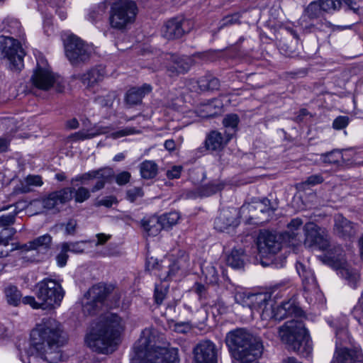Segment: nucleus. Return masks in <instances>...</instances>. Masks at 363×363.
Here are the masks:
<instances>
[{
  "instance_id": "f257e3e1",
  "label": "nucleus",
  "mask_w": 363,
  "mask_h": 363,
  "mask_svg": "<svg viewBox=\"0 0 363 363\" xmlns=\"http://www.w3.org/2000/svg\"><path fill=\"white\" fill-rule=\"evenodd\" d=\"M30 338L27 363H57L61 359L60 347L65 340L58 321L43 320L32 330Z\"/></svg>"
},
{
  "instance_id": "f03ea898",
  "label": "nucleus",
  "mask_w": 363,
  "mask_h": 363,
  "mask_svg": "<svg viewBox=\"0 0 363 363\" xmlns=\"http://www.w3.org/2000/svg\"><path fill=\"white\" fill-rule=\"evenodd\" d=\"M273 298L272 294L268 293L238 291L235 294V301L238 303L249 308L252 316L258 315L263 320H281L289 316L297 318L303 315L295 298L278 302V294H274Z\"/></svg>"
},
{
  "instance_id": "7ed1b4c3",
  "label": "nucleus",
  "mask_w": 363,
  "mask_h": 363,
  "mask_svg": "<svg viewBox=\"0 0 363 363\" xmlns=\"http://www.w3.org/2000/svg\"><path fill=\"white\" fill-rule=\"evenodd\" d=\"M306 247L318 249L325 252V259L346 279L351 287L355 288L359 279L357 270L352 269L345 261V255L339 246H331L325 230L315 223L308 222L303 226Z\"/></svg>"
},
{
  "instance_id": "20e7f679",
  "label": "nucleus",
  "mask_w": 363,
  "mask_h": 363,
  "mask_svg": "<svg viewBox=\"0 0 363 363\" xmlns=\"http://www.w3.org/2000/svg\"><path fill=\"white\" fill-rule=\"evenodd\" d=\"M125 324V320L117 314L106 315L86 335L85 341L87 346L98 352H112L120 340Z\"/></svg>"
},
{
  "instance_id": "39448f33",
  "label": "nucleus",
  "mask_w": 363,
  "mask_h": 363,
  "mask_svg": "<svg viewBox=\"0 0 363 363\" xmlns=\"http://www.w3.org/2000/svg\"><path fill=\"white\" fill-rule=\"evenodd\" d=\"M156 331L145 328L134 345L131 363H179L178 350L156 345Z\"/></svg>"
},
{
  "instance_id": "423d86ee",
  "label": "nucleus",
  "mask_w": 363,
  "mask_h": 363,
  "mask_svg": "<svg viewBox=\"0 0 363 363\" xmlns=\"http://www.w3.org/2000/svg\"><path fill=\"white\" fill-rule=\"evenodd\" d=\"M225 343L233 353V363H258L264 351L260 337L244 328L228 333Z\"/></svg>"
},
{
  "instance_id": "0eeeda50",
  "label": "nucleus",
  "mask_w": 363,
  "mask_h": 363,
  "mask_svg": "<svg viewBox=\"0 0 363 363\" xmlns=\"http://www.w3.org/2000/svg\"><path fill=\"white\" fill-rule=\"evenodd\" d=\"M189 268V257L184 250H179L176 255H171L160 262L152 257L147 258L146 261V269L152 272L162 281L182 276Z\"/></svg>"
},
{
  "instance_id": "6e6552de",
  "label": "nucleus",
  "mask_w": 363,
  "mask_h": 363,
  "mask_svg": "<svg viewBox=\"0 0 363 363\" xmlns=\"http://www.w3.org/2000/svg\"><path fill=\"white\" fill-rule=\"evenodd\" d=\"M281 341L288 347L302 356L311 354L312 342L302 321L293 319L286 322L278 330Z\"/></svg>"
},
{
  "instance_id": "1a4fd4ad",
  "label": "nucleus",
  "mask_w": 363,
  "mask_h": 363,
  "mask_svg": "<svg viewBox=\"0 0 363 363\" xmlns=\"http://www.w3.org/2000/svg\"><path fill=\"white\" fill-rule=\"evenodd\" d=\"M24 43V40L13 36H0L1 58L11 70L18 71L23 67V57L26 55L23 48Z\"/></svg>"
},
{
  "instance_id": "9d476101",
  "label": "nucleus",
  "mask_w": 363,
  "mask_h": 363,
  "mask_svg": "<svg viewBox=\"0 0 363 363\" xmlns=\"http://www.w3.org/2000/svg\"><path fill=\"white\" fill-rule=\"evenodd\" d=\"M138 13L136 3L132 0H118L111 4L108 21L112 28L124 30L133 23Z\"/></svg>"
},
{
  "instance_id": "9b49d317",
  "label": "nucleus",
  "mask_w": 363,
  "mask_h": 363,
  "mask_svg": "<svg viewBox=\"0 0 363 363\" xmlns=\"http://www.w3.org/2000/svg\"><path fill=\"white\" fill-rule=\"evenodd\" d=\"M65 291L59 281L45 278L35 286V294L43 301L44 309H52L60 306L65 296Z\"/></svg>"
},
{
  "instance_id": "f8f14e48",
  "label": "nucleus",
  "mask_w": 363,
  "mask_h": 363,
  "mask_svg": "<svg viewBox=\"0 0 363 363\" xmlns=\"http://www.w3.org/2000/svg\"><path fill=\"white\" fill-rule=\"evenodd\" d=\"M30 80L35 88L44 91L53 88L56 91L62 92L65 87L62 79L51 70L47 61L43 58L38 60L37 67Z\"/></svg>"
},
{
  "instance_id": "ddd939ff",
  "label": "nucleus",
  "mask_w": 363,
  "mask_h": 363,
  "mask_svg": "<svg viewBox=\"0 0 363 363\" xmlns=\"http://www.w3.org/2000/svg\"><path fill=\"white\" fill-rule=\"evenodd\" d=\"M64 45L65 55L72 65L84 62L89 58L91 48L78 37L69 35Z\"/></svg>"
},
{
  "instance_id": "4468645a",
  "label": "nucleus",
  "mask_w": 363,
  "mask_h": 363,
  "mask_svg": "<svg viewBox=\"0 0 363 363\" xmlns=\"http://www.w3.org/2000/svg\"><path fill=\"white\" fill-rule=\"evenodd\" d=\"M110 291V287L103 284L93 286L82 300V310L84 314H94L99 307V303H101L106 298Z\"/></svg>"
},
{
  "instance_id": "2eb2a0df",
  "label": "nucleus",
  "mask_w": 363,
  "mask_h": 363,
  "mask_svg": "<svg viewBox=\"0 0 363 363\" xmlns=\"http://www.w3.org/2000/svg\"><path fill=\"white\" fill-rule=\"evenodd\" d=\"M280 235L267 231H260L257 238V247L259 255L267 257L277 254L281 249Z\"/></svg>"
},
{
  "instance_id": "dca6fc26",
  "label": "nucleus",
  "mask_w": 363,
  "mask_h": 363,
  "mask_svg": "<svg viewBox=\"0 0 363 363\" xmlns=\"http://www.w3.org/2000/svg\"><path fill=\"white\" fill-rule=\"evenodd\" d=\"M112 176L113 170L111 169L101 168L77 175L71 179V184L79 182L82 184H86L90 180L96 179L95 185L91 190L92 192H95L103 189Z\"/></svg>"
},
{
  "instance_id": "f3484780",
  "label": "nucleus",
  "mask_w": 363,
  "mask_h": 363,
  "mask_svg": "<svg viewBox=\"0 0 363 363\" xmlns=\"http://www.w3.org/2000/svg\"><path fill=\"white\" fill-rule=\"evenodd\" d=\"M162 58L164 61V67H166L170 77L186 73L192 65L191 58L186 56L179 57L177 55L167 53L163 55Z\"/></svg>"
},
{
  "instance_id": "a211bd4d",
  "label": "nucleus",
  "mask_w": 363,
  "mask_h": 363,
  "mask_svg": "<svg viewBox=\"0 0 363 363\" xmlns=\"http://www.w3.org/2000/svg\"><path fill=\"white\" fill-rule=\"evenodd\" d=\"M194 363H218V350L209 340L200 341L194 348Z\"/></svg>"
},
{
  "instance_id": "6ab92c4d",
  "label": "nucleus",
  "mask_w": 363,
  "mask_h": 363,
  "mask_svg": "<svg viewBox=\"0 0 363 363\" xmlns=\"http://www.w3.org/2000/svg\"><path fill=\"white\" fill-rule=\"evenodd\" d=\"M303 220L299 218H293L286 225V230L280 234L281 240L289 247L296 249L302 243L301 233L303 230Z\"/></svg>"
},
{
  "instance_id": "aec40b11",
  "label": "nucleus",
  "mask_w": 363,
  "mask_h": 363,
  "mask_svg": "<svg viewBox=\"0 0 363 363\" xmlns=\"http://www.w3.org/2000/svg\"><path fill=\"white\" fill-rule=\"evenodd\" d=\"M331 363H363V354L358 346L337 347Z\"/></svg>"
},
{
  "instance_id": "412c9836",
  "label": "nucleus",
  "mask_w": 363,
  "mask_h": 363,
  "mask_svg": "<svg viewBox=\"0 0 363 363\" xmlns=\"http://www.w3.org/2000/svg\"><path fill=\"white\" fill-rule=\"evenodd\" d=\"M334 221V231L338 236L347 239L354 237L356 235L357 231L356 225L347 220L342 215H336Z\"/></svg>"
},
{
  "instance_id": "4be33fe9",
  "label": "nucleus",
  "mask_w": 363,
  "mask_h": 363,
  "mask_svg": "<svg viewBox=\"0 0 363 363\" xmlns=\"http://www.w3.org/2000/svg\"><path fill=\"white\" fill-rule=\"evenodd\" d=\"M184 23V21L178 18L167 21L162 28V35L167 40L181 38L185 33Z\"/></svg>"
},
{
  "instance_id": "5701e85b",
  "label": "nucleus",
  "mask_w": 363,
  "mask_h": 363,
  "mask_svg": "<svg viewBox=\"0 0 363 363\" xmlns=\"http://www.w3.org/2000/svg\"><path fill=\"white\" fill-rule=\"evenodd\" d=\"M232 138V133H225L223 135L217 130L211 131L205 140V146L207 150L216 151L222 150Z\"/></svg>"
},
{
  "instance_id": "b1692460",
  "label": "nucleus",
  "mask_w": 363,
  "mask_h": 363,
  "mask_svg": "<svg viewBox=\"0 0 363 363\" xmlns=\"http://www.w3.org/2000/svg\"><path fill=\"white\" fill-rule=\"evenodd\" d=\"M296 268L302 279L304 289L316 293L318 291L317 281L312 270L306 264L299 262L296 263Z\"/></svg>"
},
{
  "instance_id": "393cba45",
  "label": "nucleus",
  "mask_w": 363,
  "mask_h": 363,
  "mask_svg": "<svg viewBox=\"0 0 363 363\" xmlns=\"http://www.w3.org/2000/svg\"><path fill=\"white\" fill-rule=\"evenodd\" d=\"M52 238L48 234L41 235L33 241L29 242L19 247L20 251L15 253V256L22 257V253L25 251L29 250H40L48 248L51 244ZM18 247L12 248L11 250H17Z\"/></svg>"
},
{
  "instance_id": "a878e982",
  "label": "nucleus",
  "mask_w": 363,
  "mask_h": 363,
  "mask_svg": "<svg viewBox=\"0 0 363 363\" xmlns=\"http://www.w3.org/2000/svg\"><path fill=\"white\" fill-rule=\"evenodd\" d=\"M152 91L150 84H144L140 87H132L126 93L125 101L127 104L134 106L140 104L143 98Z\"/></svg>"
},
{
  "instance_id": "bb28decb",
  "label": "nucleus",
  "mask_w": 363,
  "mask_h": 363,
  "mask_svg": "<svg viewBox=\"0 0 363 363\" xmlns=\"http://www.w3.org/2000/svg\"><path fill=\"white\" fill-rule=\"evenodd\" d=\"M2 31L13 37L24 40L25 33L20 21L13 17H7L2 22Z\"/></svg>"
},
{
  "instance_id": "cd10ccee",
  "label": "nucleus",
  "mask_w": 363,
  "mask_h": 363,
  "mask_svg": "<svg viewBox=\"0 0 363 363\" xmlns=\"http://www.w3.org/2000/svg\"><path fill=\"white\" fill-rule=\"evenodd\" d=\"M140 224L143 231L148 236H156L163 230L157 216L145 217L141 220Z\"/></svg>"
},
{
  "instance_id": "c85d7f7f",
  "label": "nucleus",
  "mask_w": 363,
  "mask_h": 363,
  "mask_svg": "<svg viewBox=\"0 0 363 363\" xmlns=\"http://www.w3.org/2000/svg\"><path fill=\"white\" fill-rule=\"evenodd\" d=\"M229 211L225 210L223 213L216 218L214 225L215 228L219 231L228 233L230 232L231 228L238 225L239 221L235 217H229Z\"/></svg>"
},
{
  "instance_id": "c756f323",
  "label": "nucleus",
  "mask_w": 363,
  "mask_h": 363,
  "mask_svg": "<svg viewBox=\"0 0 363 363\" xmlns=\"http://www.w3.org/2000/svg\"><path fill=\"white\" fill-rule=\"evenodd\" d=\"M108 132L107 127L103 126H95L89 130H82L72 134L69 139L77 141V140H84L87 139L93 138L99 135L105 134Z\"/></svg>"
},
{
  "instance_id": "7c9ffc66",
  "label": "nucleus",
  "mask_w": 363,
  "mask_h": 363,
  "mask_svg": "<svg viewBox=\"0 0 363 363\" xmlns=\"http://www.w3.org/2000/svg\"><path fill=\"white\" fill-rule=\"evenodd\" d=\"M73 194L74 188H63L50 193L48 196V201L52 202V204L58 203L63 204L69 202L73 199Z\"/></svg>"
},
{
  "instance_id": "2f4dec72",
  "label": "nucleus",
  "mask_w": 363,
  "mask_h": 363,
  "mask_svg": "<svg viewBox=\"0 0 363 363\" xmlns=\"http://www.w3.org/2000/svg\"><path fill=\"white\" fill-rule=\"evenodd\" d=\"M6 303L11 306H19L22 301V294L17 286L9 285L4 290Z\"/></svg>"
},
{
  "instance_id": "473e14b6",
  "label": "nucleus",
  "mask_w": 363,
  "mask_h": 363,
  "mask_svg": "<svg viewBox=\"0 0 363 363\" xmlns=\"http://www.w3.org/2000/svg\"><path fill=\"white\" fill-rule=\"evenodd\" d=\"M163 230H171L181 220L182 216L177 211H171L159 216Z\"/></svg>"
},
{
  "instance_id": "72a5a7b5",
  "label": "nucleus",
  "mask_w": 363,
  "mask_h": 363,
  "mask_svg": "<svg viewBox=\"0 0 363 363\" xmlns=\"http://www.w3.org/2000/svg\"><path fill=\"white\" fill-rule=\"evenodd\" d=\"M140 174L144 179H152L157 174V165L151 160H145L140 164Z\"/></svg>"
},
{
  "instance_id": "f704fd0d",
  "label": "nucleus",
  "mask_w": 363,
  "mask_h": 363,
  "mask_svg": "<svg viewBox=\"0 0 363 363\" xmlns=\"http://www.w3.org/2000/svg\"><path fill=\"white\" fill-rule=\"evenodd\" d=\"M320 158L323 162L336 166L342 164L345 162L342 152L337 150L322 154Z\"/></svg>"
},
{
  "instance_id": "c9c22d12",
  "label": "nucleus",
  "mask_w": 363,
  "mask_h": 363,
  "mask_svg": "<svg viewBox=\"0 0 363 363\" xmlns=\"http://www.w3.org/2000/svg\"><path fill=\"white\" fill-rule=\"evenodd\" d=\"M223 104L219 99H213L203 106V111L206 114H202V117H213L221 113Z\"/></svg>"
},
{
  "instance_id": "e433bc0d",
  "label": "nucleus",
  "mask_w": 363,
  "mask_h": 363,
  "mask_svg": "<svg viewBox=\"0 0 363 363\" xmlns=\"http://www.w3.org/2000/svg\"><path fill=\"white\" fill-rule=\"evenodd\" d=\"M227 263L229 266L235 269L242 267L243 262V250L242 249H234L228 256Z\"/></svg>"
},
{
  "instance_id": "4c0bfd02",
  "label": "nucleus",
  "mask_w": 363,
  "mask_h": 363,
  "mask_svg": "<svg viewBox=\"0 0 363 363\" xmlns=\"http://www.w3.org/2000/svg\"><path fill=\"white\" fill-rule=\"evenodd\" d=\"M239 123V117L237 114L231 113L226 115L223 120V124L227 129L225 133H232V136L237 130Z\"/></svg>"
},
{
  "instance_id": "58836bf2",
  "label": "nucleus",
  "mask_w": 363,
  "mask_h": 363,
  "mask_svg": "<svg viewBox=\"0 0 363 363\" xmlns=\"http://www.w3.org/2000/svg\"><path fill=\"white\" fill-rule=\"evenodd\" d=\"M323 12L319 1L310 3L305 10L306 16L311 20L320 17Z\"/></svg>"
},
{
  "instance_id": "ea45409f",
  "label": "nucleus",
  "mask_w": 363,
  "mask_h": 363,
  "mask_svg": "<svg viewBox=\"0 0 363 363\" xmlns=\"http://www.w3.org/2000/svg\"><path fill=\"white\" fill-rule=\"evenodd\" d=\"M102 78L103 74L98 69H92L82 77V81L87 86H93L95 83L101 81Z\"/></svg>"
},
{
  "instance_id": "a19ab883",
  "label": "nucleus",
  "mask_w": 363,
  "mask_h": 363,
  "mask_svg": "<svg viewBox=\"0 0 363 363\" xmlns=\"http://www.w3.org/2000/svg\"><path fill=\"white\" fill-rule=\"evenodd\" d=\"M323 12L331 13L341 6L340 0H319Z\"/></svg>"
},
{
  "instance_id": "79ce46f5",
  "label": "nucleus",
  "mask_w": 363,
  "mask_h": 363,
  "mask_svg": "<svg viewBox=\"0 0 363 363\" xmlns=\"http://www.w3.org/2000/svg\"><path fill=\"white\" fill-rule=\"evenodd\" d=\"M91 196L90 191L84 186L74 189L73 198L77 203H83L87 201Z\"/></svg>"
},
{
  "instance_id": "37998d69",
  "label": "nucleus",
  "mask_w": 363,
  "mask_h": 363,
  "mask_svg": "<svg viewBox=\"0 0 363 363\" xmlns=\"http://www.w3.org/2000/svg\"><path fill=\"white\" fill-rule=\"evenodd\" d=\"M116 98V94L114 91L108 93L106 96H98L96 98V102L104 107H111Z\"/></svg>"
},
{
  "instance_id": "c03bdc74",
  "label": "nucleus",
  "mask_w": 363,
  "mask_h": 363,
  "mask_svg": "<svg viewBox=\"0 0 363 363\" xmlns=\"http://www.w3.org/2000/svg\"><path fill=\"white\" fill-rule=\"evenodd\" d=\"M168 290V285L164 284V285H156L155 289V303L158 305L161 304L167 294Z\"/></svg>"
},
{
  "instance_id": "a18cd8bd",
  "label": "nucleus",
  "mask_w": 363,
  "mask_h": 363,
  "mask_svg": "<svg viewBox=\"0 0 363 363\" xmlns=\"http://www.w3.org/2000/svg\"><path fill=\"white\" fill-rule=\"evenodd\" d=\"M223 186L224 184L221 182L211 183L203 187L202 195L205 196H209L223 189Z\"/></svg>"
},
{
  "instance_id": "49530a36",
  "label": "nucleus",
  "mask_w": 363,
  "mask_h": 363,
  "mask_svg": "<svg viewBox=\"0 0 363 363\" xmlns=\"http://www.w3.org/2000/svg\"><path fill=\"white\" fill-rule=\"evenodd\" d=\"M203 273L206 276L207 281L211 284L217 282L218 274L213 266L206 267L203 269Z\"/></svg>"
},
{
  "instance_id": "de8ad7c7",
  "label": "nucleus",
  "mask_w": 363,
  "mask_h": 363,
  "mask_svg": "<svg viewBox=\"0 0 363 363\" xmlns=\"http://www.w3.org/2000/svg\"><path fill=\"white\" fill-rule=\"evenodd\" d=\"M21 303L25 305H29L33 309H44V305L42 301L36 300L34 296H27L22 298Z\"/></svg>"
},
{
  "instance_id": "09e8293b",
  "label": "nucleus",
  "mask_w": 363,
  "mask_h": 363,
  "mask_svg": "<svg viewBox=\"0 0 363 363\" xmlns=\"http://www.w3.org/2000/svg\"><path fill=\"white\" fill-rule=\"evenodd\" d=\"M63 250L73 253H82L84 251L83 243L82 242H64Z\"/></svg>"
},
{
  "instance_id": "8fccbe9b",
  "label": "nucleus",
  "mask_w": 363,
  "mask_h": 363,
  "mask_svg": "<svg viewBox=\"0 0 363 363\" xmlns=\"http://www.w3.org/2000/svg\"><path fill=\"white\" fill-rule=\"evenodd\" d=\"M143 196V191L140 187H133L128 190L127 199L130 203L135 202L138 198Z\"/></svg>"
},
{
  "instance_id": "3c124183",
  "label": "nucleus",
  "mask_w": 363,
  "mask_h": 363,
  "mask_svg": "<svg viewBox=\"0 0 363 363\" xmlns=\"http://www.w3.org/2000/svg\"><path fill=\"white\" fill-rule=\"evenodd\" d=\"M15 208L11 213L9 214L2 215L0 216V226H6L13 223L15 217L18 213Z\"/></svg>"
},
{
  "instance_id": "603ef678",
  "label": "nucleus",
  "mask_w": 363,
  "mask_h": 363,
  "mask_svg": "<svg viewBox=\"0 0 363 363\" xmlns=\"http://www.w3.org/2000/svg\"><path fill=\"white\" fill-rule=\"evenodd\" d=\"M349 121L350 119L347 116H338L333 121V127L335 130H342L347 126Z\"/></svg>"
},
{
  "instance_id": "864d4df0",
  "label": "nucleus",
  "mask_w": 363,
  "mask_h": 363,
  "mask_svg": "<svg viewBox=\"0 0 363 363\" xmlns=\"http://www.w3.org/2000/svg\"><path fill=\"white\" fill-rule=\"evenodd\" d=\"M240 15L238 13H234L230 16H225L220 22V28L233 25L239 22Z\"/></svg>"
},
{
  "instance_id": "5fc2aeb1",
  "label": "nucleus",
  "mask_w": 363,
  "mask_h": 363,
  "mask_svg": "<svg viewBox=\"0 0 363 363\" xmlns=\"http://www.w3.org/2000/svg\"><path fill=\"white\" fill-rule=\"evenodd\" d=\"M28 186H41L43 184L42 177L39 175H28L25 179Z\"/></svg>"
},
{
  "instance_id": "6e6d98bb",
  "label": "nucleus",
  "mask_w": 363,
  "mask_h": 363,
  "mask_svg": "<svg viewBox=\"0 0 363 363\" xmlns=\"http://www.w3.org/2000/svg\"><path fill=\"white\" fill-rule=\"evenodd\" d=\"M139 131L132 127H127L123 130L114 132L111 134V137L114 139L121 138L125 135L138 133Z\"/></svg>"
},
{
  "instance_id": "4d7b16f0",
  "label": "nucleus",
  "mask_w": 363,
  "mask_h": 363,
  "mask_svg": "<svg viewBox=\"0 0 363 363\" xmlns=\"http://www.w3.org/2000/svg\"><path fill=\"white\" fill-rule=\"evenodd\" d=\"M324 181L323 177L320 174H313L309 176L304 182L303 185L315 186L321 184Z\"/></svg>"
},
{
  "instance_id": "13d9d810",
  "label": "nucleus",
  "mask_w": 363,
  "mask_h": 363,
  "mask_svg": "<svg viewBox=\"0 0 363 363\" xmlns=\"http://www.w3.org/2000/svg\"><path fill=\"white\" fill-rule=\"evenodd\" d=\"M67 252V250H63V245L62 244L61 251L56 257L57 263L59 267H62L66 265L68 258Z\"/></svg>"
},
{
  "instance_id": "bf43d9fd",
  "label": "nucleus",
  "mask_w": 363,
  "mask_h": 363,
  "mask_svg": "<svg viewBox=\"0 0 363 363\" xmlns=\"http://www.w3.org/2000/svg\"><path fill=\"white\" fill-rule=\"evenodd\" d=\"M130 177L128 172L124 171L116 175V182L118 185H124L130 181Z\"/></svg>"
},
{
  "instance_id": "052dcab7",
  "label": "nucleus",
  "mask_w": 363,
  "mask_h": 363,
  "mask_svg": "<svg viewBox=\"0 0 363 363\" xmlns=\"http://www.w3.org/2000/svg\"><path fill=\"white\" fill-rule=\"evenodd\" d=\"M182 167L180 165L173 166L170 169L167 170V176L169 179H177L180 177L182 171Z\"/></svg>"
},
{
  "instance_id": "680f3d73",
  "label": "nucleus",
  "mask_w": 363,
  "mask_h": 363,
  "mask_svg": "<svg viewBox=\"0 0 363 363\" xmlns=\"http://www.w3.org/2000/svg\"><path fill=\"white\" fill-rule=\"evenodd\" d=\"M332 24L325 20H324V22L321 20L319 23H318L316 25L314 24H310L308 26V30L309 31L313 30L315 28L320 30H323L325 28H331Z\"/></svg>"
},
{
  "instance_id": "e2e57ef3",
  "label": "nucleus",
  "mask_w": 363,
  "mask_h": 363,
  "mask_svg": "<svg viewBox=\"0 0 363 363\" xmlns=\"http://www.w3.org/2000/svg\"><path fill=\"white\" fill-rule=\"evenodd\" d=\"M342 323L339 328H337L335 334L337 338L341 339L345 335H347L346 328L347 326V320L346 317L342 318Z\"/></svg>"
},
{
  "instance_id": "0e129e2a",
  "label": "nucleus",
  "mask_w": 363,
  "mask_h": 363,
  "mask_svg": "<svg viewBox=\"0 0 363 363\" xmlns=\"http://www.w3.org/2000/svg\"><path fill=\"white\" fill-rule=\"evenodd\" d=\"M9 238L5 240L0 237V257H6L9 255L8 242Z\"/></svg>"
},
{
  "instance_id": "69168bd1",
  "label": "nucleus",
  "mask_w": 363,
  "mask_h": 363,
  "mask_svg": "<svg viewBox=\"0 0 363 363\" xmlns=\"http://www.w3.org/2000/svg\"><path fill=\"white\" fill-rule=\"evenodd\" d=\"M208 84H207L206 91L208 90H216L219 88L220 83L219 80L212 76L211 74H208Z\"/></svg>"
},
{
  "instance_id": "338daca9",
  "label": "nucleus",
  "mask_w": 363,
  "mask_h": 363,
  "mask_svg": "<svg viewBox=\"0 0 363 363\" xmlns=\"http://www.w3.org/2000/svg\"><path fill=\"white\" fill-rule=\"evenodd\" d=\"M208 74H206L203 77L199 78L197 81L194 82L197 84L198 89L200 91H206L207 84H208Z\"/></svg>"
},
{
  "instance_id": "774afa93",
  "label": "nucleus",
  "mask_w": 363,
  "mask_h": 363,
  "mask_svg": "<svg viewBox=\"0 0 363 363\" xmlns=\"http://www.w3.org/2000/svg\"><path fill=\"white\" fill-rule=\"evenodd\" d=\"M190 329L189 324L184 323H176L174 325V330L177 333H184Z\"/></svg>"
}]
</instances>
